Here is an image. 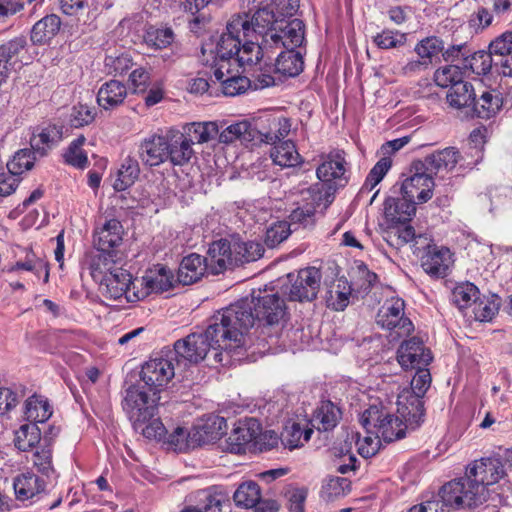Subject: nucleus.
Returning <instances> with one entry per match:
<instances>
[{"label": "nucleus", "mask_w": 512, "mask_h": 512, "mask_svg": "<svg viewBox=\"0 0 512 512\" xmlns=\"http://www.w3.org/2000/svg\"><path fill=\"white\" fill-rule=\"evenodd\" d=\"M505 476L499 458L486 457L468 465L463 478L452 480L441 488L445 503L456 508L477 507L487 500V487Z\"/></svg>", "instance_id": "obj_1"}, {"label": "nucleus", "mask_w": 512, "mask_h": 512, "mask_svg": "<svg viewBox=\"0 0 512 512\" xmlns=\"http://www.w3.org/2000/svg\"><path fill=\"white\" fill-rule=\"evenodd\" d=\"M256 38V9L249 7L234 16L226 26V32L223 33L213 51L214 67L221 64L231 67L236 64L242 68L243 73L254 72L255 63L253 61L254 39Z\"/></svg>", "instance_id": "obj_2"}, {"label": "nucleus", "mask_w": 512, "mask_h": 512, "mask_svg": "<svg viewBox=\"0 0 512 512\" xmlns=\"http://www.w3.org/2000/svg\"><path fill=\"white\" fill-rule=\"evenodd\" d=\"M258 54L271 58L279 49L300 47L305 40V24L298 18H279L267 8H258Z\"/></svg>", "instance_id": "obj_3"}, {"label": "nucleus", "mask_w": 512, "mask_h": 512, "mask_svg": "<svg viewBox=\"0 0 512 512\" xmlns=\"http://www.w3.org/2000/svg\"><path fill=\"white\" fill-rule=\"evenodd\" d=\"M255 312L256 297L252 291L250 295L222 308L210 318L221 341L229 346L230 351L245 345V335L256 321Z\"/></svg>", "instance_id": "obj_4"}, {"label": "nucleus", "mask_w": 512, "mask_h": 512, "mask_svg": "<svg viewBox=\"0 0 512 512\" xmlns=\"http://www.w3.org/2000/svg\"><path fill=\"white\" fill-rule=\"evenodd\" d=\"M184 141L181 131L176 129L153 133L139 143L138 157L147 167H157L167 160L174 166H183L189 162L190 154Z\"/></svg>", "instance_id": "obj_5"}, {"label": "nucleus", "mask_w": 512, "mask_h": 512, "mask_svg": "<svg viewBox=\"0 0 512 512\" xmlns=\"http://www.w3.org/2000/svg\"><path fill=\"white\" fill-rule=\"evenodd\" d=\"M209 351L214 352V360L218 363L223 362V351H230L229 346L221 341V336L211 320L204 332L191 333L177 340L173 349H170L177 366L181 363L197 364L205 359Z\"/></svg>", "instance_id": "obj_6"}, {"label": "nucleus", "mask_w": 512, "mask_h": 512, "mask_svg": "<svg viewBox=\"0 0 512 512\" xmlns=\"http://www.w3.org/2000/svg\"><path fill=\"white\" fill-rule=\"evenodd\" d=\"M302 55L295 48L279 49L271 58L258 54V89L276 86L283 77H295L303 71Z\"/></svg>", "instance_id": "obj_7"}, {"label": "nucleus", "mask_w": 512, "mask_h": 512, "mask_svg": "<svg viewBox=\"0 0 512 512\" xmlns=\"http://www.w3.org/2000/svg\"><path fill=\"white\" fill-rule=\"evenodd\" d=\"M252 249V242H243L239 239L221 238L213 241L209 245L206 256L209 272L218 275L235 266L253 261L254 252Z\"/></svg>", "instance_id": "obj_8"}, {"label": "nucleus", "mask_w": 512, "mask_h": 512, "mask_svg": "<svg viewBox=\"0 0 512 512\" xmlns=\"http://www.w3.org/2000/svg\"><path fill=\"white\" fill-rule=\"evenodd\" d=\"M431 385V374L426 367L417 368L410 388L403 389L397 398V413L400 414L412 428L418 427L425 416L423 397Z\"/></svg>", "instance_id": "obj_9"}, {"label": "nucleus", "mask_w": 512, "mask_h": 512, "mask_svg": "<svg viewBox=\"0 0 512 512\" xmlns=\"http://www.w3.org/2000/svg\"><path fill=\"white\" fill-rule=\"evenodd\" d=\"M360 423L367 434L377 435L386 443L404 438L407 427L411 426L400 414L395 416L383 406L375 404L364 410Z\"/></svg>", "instance_id": "obj_10"}, {"label": "nucleus", "mask_w": 512, "mask_h": 512, "mask_svg": "<svg viewBox=\"0 0 512 512\" xmlns=\"http://www.w3.org/2000/svg\"><path fill=\"white\" fill-rule=\"evenodd\" d=\"M159 400L160 394L150 391L145 384H134L125 390L122 406L132 422L146 423L155 416Z\"/></svg>", "instance_id": "obj_11"}, {"label": "nucleus", "mask_w": 512, "mask_h": 512, "mask_svg": "<svg viewBox=\"0 0 512 512\" xmlns=\"http://www.w3.org/2000/svg\"><path fill=\"white\" fill-rule=\"evenodd\" d=\"M477 165V160H470L468 153L461 155L454 147H447L443 150L436 151L425 158L421 166L427 172L434 173L440 177H444L450 172H456L457 175L471 170Z\"/></svg>", "instance_id": "obj_12"}, {"label": "nucleus", "mask_w": 512, "mask_h": 512, "mask_svg": "<svg viewBox=\"0 0 512 512\" xmlns=\"http://www.w3.org/2000/svg\"><path fill=\"white\" fill-rule=\"evenodd\" d=\"M175 357L170 349L166 354L154 357L142 365L140 379L150 391L158 394L175 376Z\"/></svg>", "instance_id": "obj_13"}, {"label": "nucleus", "mask_w": 512, "mask_h": 512, "mask_svg": "<svg viewBox=\"0 0 512 512\" xmlns=\"http://www.w3.org/2000/svg\"><path fill=\"white\" fill-rule=\"evenodd\" d=\"M286 279L290 286L286 287L284 294H287L291 301H312L319 292L322 274L316 267H307L296 274H287Z\"/></svg>", "instance_id": "obj_14"}, {"label": "nucleus", "mask_w": 512, "mask_h": 512, "mask_svg": "<svg viewBox=\"0 0 512 512\" xmlns=\"http://www.w3.org/2000/svg\"><path fill=\"white\" fill-rule=\"evenodd\" d=\"M405 303L399 297H391L378 310L376 322L384 329L394 331L397 336H407L414 330L412 321L405 316Z\"/></svg>", "instance_id": "obj_15"}, {"label": "nucleus", "mask_w": 512, "mask_h": 512, "mask_svg": "<svg viewBox=\"0 0 512 512\" xmlns=\"http://www.w3.org/2000/svg\"><path fill=\"white\" fill-rule=\"evenodd\" d=\"M132 284L134 288L131 274L127 270L117 267L102 278L100 289L106 298L113 300L125 298L127 302H136L141 300L142 295L132 290Z\"/></svg>", "instance_id": "obj_16"}, {"label": "nucleus", "mask_w": 512, "mask_h": 512, "mask_svg": "<svg viewBox=\"0 0 512 512\" xmlns=\"http://www.w3.org/2000/svg\"><path fill=\"white\" fill-rule=\"evenodd\" d=\"M227 431V422L224 417L209 414L200 418L190 429L187 435V444L191 447L214 443Z\"/></svg>", "instance_id": "obj_17"}, {"label": "nucleus", "mask_w": 512, "mask_h": 512, "mask_svg": "<svg viewBox=\"0 0 512 512\" xmlns=\"http://www.w3.org/2000/svg\"><path fill=\"white\" fill-rule=\"evenodd\" d=\"M348 163L343 151H332L323 157L322 163L316 169L317 178L329 189H336L348 182Z\"/></svg>", "instance_id": "obj_18"}, {"label": "nucleus", "mask_w": 512, "mask_h": 512, "mask_svg": "<svg viewBox=\"0 0 512 512\" xmlns=\"http://www.w3.org/2000/svg\"><path fill=\"white\" fill-rule=\"evenodd\" d=\"M397 360L403 369H417L428 366L432 355L419 338L412 337L399 346Z\"/></svg>", "instance_id": "obj_19"}, {"label": "nucleus", "mask_w": 512, "mask_h": 512, "mask_svg": "<svg viewBox=\"0 0 512 512\" xmlns=\"http://www.w3.org/2000/svg\"><path fill=\"white\" fill-rule=\"evenodd\" d=\"M430 242L429 239L422 246V249L427 248V251L421 257V266L430 276L443 278L453 264L452 254L448 248H438L436 245H431Z\"/></svg>", "instance_id": "obj_20"}, {"label": "nucleus", "mask_w": 512, "mask_h": 512, "mask_svg": "<svg viewBox=\"0 0 512 512\" xmlns=\"http://www.w3.org/2000/svg\"><path fill=\"white\" fill-rule=\"evenodd\" d=\"M417 172L407 177L401 185V193L415 204L425 203L433 195L434 181L430 174Z\"/></svg>", "instance_id": "obj_21"}, {"label": "nucleus", "mask_w": 512, "mask_h": 512, "mask_svg": "<svg viewBox=\"0 0 512 512\" xmlns=\"http://www.w3.org/2000/svg\"><path fill=\"white\" fill-rule=\"evenodd\" d=\"M174 276L169 268L164 265L157 264L152 269L146 271L140 280L142 289L137 291L141 299L147 297L151 293H161L168 291L173 287Z\"/></svg>", "instance_id": "obj_22"}, {"label": "nucleus", "mask_w": 512, "mask_h": 512, "mask_svg": "<svg viewBox=\"0 0 512 512\" xmlns=\"http://www.w3.org/2000/svg\"><path fill=\"white\" fill-rule=\"evenodd\" d=\"M302 205H298L289 215L290 226H308L313 223L316 207L320 204L321 196L316 187H306L300 190ZM296 204H300L296 202Z\"/></svg>", "instance_id": "obj_23"}, {"label": "nucleus", "mask_w": 512, "mask_h": 512, "mask_svg": "<svg viewBox=\"0 0 512 512\" xmlns=\"http://www.w3.org/2000/svg\"><path fill=\"white\" fill-rule=\"evenodd\" d=\"M220 128H223V125H219L216 121L193 122L183 127V132L181 133L182 138L185 140L184 144L187 145L190 150L189 161L194 154L192 145L194 143H207L214 139L218 135Z\"/></svg>", "instance_id": "obj_24"}, {"label": "nucleus", "mask_w": 512, "mask_h": 512, "mask_svg": "<svg viewBox=\"0 0 512 512\" xmlns=\"http://www.w3.org/2000/svg\"><path fill=\"white\" fill-rule=\"evenodd\" d=\"M352 287L344 277L324 281V294L326 306L334 311H343L350 303Z\"/></svg>", "instance_id": "obj_25"}, {"label": "nucleus", "mask_w": 512, "mask_h": 512, "mask_svg": "<svg viewBox=\"0 0 512 512\" xmlns=\"http://www.w3.org/2000/svg\"><path fill=\"white\" fill-rule=\"evenodd\" d=\"M255 426V418L239 421L238 425L233 429L232 433L226 440L225 449L234 454L245 453L246 448L253 445V441L256 439Z\"/></svg>", "instance_id": "obj_26"}, {"label": "nucleus", "mask_w": 512, "mask_h": 512, "mask_svg": "<svg viewBox=\"0 0 512 512\" xmlns=\"http://www.w3.org/2000/svg\"><path fill=\"white\" fill-rule=\"evenodd\" d=\"M206 271H209L206 257L191 253L182 259L177 272V281L183 285H191L199 281Z\"/></svg>", "instance_id": "obj_27"}, {"label": "nucleus", "mask_w": 512, "mask_h": 512, "mask_svg": "<svg viewBox=\"0 0 512 512\" xmlns=\"http://www.w3.org/2000/svg\"><path fill=\"white\" fill-rule=\"evenodd\" d=\"M123 226L115 218L109 219L94 235V246L102 251L117 252L122 243Z\"/></svg>", "instance_id": "obj_28"}, {"label": "nucleus", "mask_w": 512, "mask_h": 512, "mask_svg": "<svg viewBox=\"0 0 512 512\" xmlns=\"http://www.w3.org/2000/svg\"><path fill=\"white\" fill-rule=\"evenodd\" d=\"M61 139L62 127L48 125L47 127L41 129L37 128L33 131L30 138V145L38 157H45Z\"/></svg>", "instance_id": "obj_29"}, {"label": "nucleus", "mask_w": 512, "mask_h": 512, "mask_svg": "<svg viewBox=\"0 0 512 512\" xmlns=\"http://www.w3.org/2000/svg\"><path fill=\"white\" fill-rule=\"evenodd\" d=\"M271 112H276L275 110H258V120L263 121L266 118L267 121L271 122L269 126V131L265 133H261L258 131V134H261V141L267 144H275L277 141L280 142L281 139L285 138L291 129V122L288 118L283 116H275L271 114Z\"/></svg>", "instance_id": "obj_30"}, {"label": "nucleus", "mask_w": 512, "mask_h": 512, "mask_svg": "<svg viewBox=\"0 0 512 512\" xmlns=\"http://www.w3.org/2000/svg\"><path fill=\"white\" fill-rule=\"evenodd\" d=\"M415 203L406 196L388 197L384 202V215L391 223H403L410 221L415 214Z\"/></svg>", "instance_id": "obj_31"}, {"label": "nucleus", "mask_w": 512, "mask_h": 512, "mask_svg": "<svg viewBox=\"0 0 512 512\" xmlns=\"http://www.w3.org/2000/svg\"><path fill=\"white\" fill-rule=\"evenodd\" d=\"M13 487L17 499L25 501L43 493L46 482L35 473L27 471L14 478Z\"/></svg>", "instance_id": "obj_32"}, {"label": "nucleus", "mask_w": 512, "mask_h": 512, "mask_svg": "<svg viewBox=\"0 0 512 512\" xmlns=\"http://www.w3.org/2000/svg\"><path fill=\"white\" fill-rule=\"evenodd\" d=\"M503 106V98L497 90H484L479 97L475 96L472 105V115L481 119L494 117Z\"/></svg>", "instance_id": "obj_33"}, {"label": "nucleus", "mask_w": 512, "mask_h": 512, "mask_svg": "<svg viewBox=\"0 0 512 512\" xmlns=\"http://www.w3.org/2000/svg\"><path fill=\"white\" fill-rule=\"evenodd\" d=\"M216 80L221 82L222 91L226 96H236L244 93L251 85V81L246 76L232 75L231 67L221 64L214 69Z\"/></svg>", "instance_id": "obj_34"}, {"label": "nucleus", "mask_w": 512, "mask_h": 512, "mask_svg": "<svg viewBox=\"0 0 512 512\" xmlns=\"http://www.w3.org/2000/svg\"><path fill=\"white\" fill-rule=\"evenodd\" d=\"M218 140L220 143L229 144L235 140H239L244 145L253 146V140L256 136V128L248 120H242L223 128L218 133Z\"/></svg>", "instance_id": "obj_35"}, {"label": "nucleus", "mask_w": 512, "mask_h": 512, "mask_svg": "<svg viewBox=\"0 0 512 512\" xmlns=\"http://www.w3.org/2000/svg\"><path fill=\"white\" fill-rule=\"evenodd\" d=\"M258 321L264 320L268 325L278 323L285 315V303L278 293L258 297Z\"/></svg>", "instance_id": "obj_36"}, {"label": "nucleus", "mask_w": 512, "mask_h": 512, "mask_svg": "<svg viewBox=\"0 0 512 512\" xmlns=\"http://www.w3.org/2000/svg\"><path fill=\"white\" fill-rule=\"evenodd\" d=\"M127 97L126 86L117 80L104 83L97 93V103L105 110H110L121 105Z\"/></svg>", "instance_id": "obj_37"}, {"label": "nucleus", "mask_w": 512, "mask_h": 512, "mask_svg": "<svg viewBox=\"0 0 512 512\" xmlns=\"http://www.w3.org/2000/svg\"><path fill=\"white\" fill-rule=\"evenodd\" d=\"M24 37H16L0 45V86L5 83L12 69L13 58L26 47Z\"/></svg>", "instance_id": "obj_38"}, {"label": "nucleus", "mask_w": 512, "mask_h": 512, "mask_svg": "<svg viewBox=\"0 0 512 512\" xmlns=\"http://www.w3.org/2000/svg\"><path fill=\"white\" fill-rule=\"evenodd\" d=\"M52 458L51 443L46 439L43 440V444L36 447L31 458L33 467L49 481L56 480L58 478V474L53 466Z\"/></svg>", "instance_id": "obj_39"}, {"label": "nucleus", "mask_w": 512, "mask_h": 512, "mask_svg": "<svg viewBox=\"0 0 512 512\" xmlns=\"http://www.w3.org/2000/svg\"><path fill=\"white\" fill-rule=\"evenodd\" d=\"M117 259L118 253L96 249L89 260V270L92 278L100 282L105 275L118 267L115 265Z\"/></svg>", "instance_id": "obj_40"}, {"label": "nucleus", "mask_w": 512, "mask_h": 512, "mask_svg": "<svg viewBox=\"0 0 512 512\" xmlns=\"http://www.w3.org/2000/svg\"><path fill=\"white\" fill-rule=\"evenodd\" d=\"M61 27L60 17L51 14L36 22L31 30V41L34 44L43 45L54 38Z\"/></svg>", "instance_id": "obj_41"}, {"label": "nucleus", "mask_w": 512, "mask_h": 512, "mask_svg": "<svg viewBox=\"0 0 512 512\" xmlns=\"http://www.w3.org/2000/svg\"><path fill=\"white\" fill-rule=\"evenodd\" d=\"M341 416V409L330 400H325L315 410L313 421L318 430L330 431L337 426Z\"/></svg>", "instance_id": "obj_42"}, {"label": "nucleus", "mask_w": 512, "mask_h": 512, "mask_svg": "<svg viewBox=\"0 0 512 512\" xmlns=\"http://www.w3.org/2000/svg\"><path fill=\"white\" fill-rule=\"evenodd\" d=\"M273 145L269 153L274 164L283 168L293 167L300 163L301 156L292 141H280Z\"/></svg>", "instance_id": "obj_43"}, {"label": "nucleus", "mask_w": 512, "mask_h": 512, "mask_svg": "<svg viewBox=\"0 0 512 512\" xmlns=\"http://www.w3.org/2000/svg\"><path fill=\"white\" fill-rule=\"evenodd\" d=\"M475 90L470 82L456 83L449 88L446 99L448 104L455 109L471 108L475 100Z\"/></svg>", "instance_id": "obj_44"}, {"label": "nucleus", "mask_w": 512, "mask_h": 512, "mask_svg": "<svg viewBox=\"0 0 512 512\" xmlns=\"http://www.w3.org/2000/svg\"><path fill=\"white\" fill-rule=\"evenodd\" d=\"M40 444H43V441L41 440V430L37 424L26 423L15 431L14 445L19 451H32Z\"/></svg>", "instance_id": "obj_45"}, {"label": "nucleus", "mask_w": 512, "mask_h": 512, "mask_svg": "<svg viewBox=\"0 0 512 512\" xmlns=\"http://www.w3.org/2000/svg\"><path fill=\"white\" fill-rule=\"evenodd\" d=\"M140 175V166L134 157H126L118 170L113 187L116 191H124L131 187Z\"/></svg>", "instance_id": "obj_46"}, {"label": "nucleus", "mask_w": 512, "mask_h": 512, "mask_svg": "<svg viewBox=\"0 0 512 512\" xmlns=\"http://www.w3.org/2000/svg\"><path fill=\"white\" fill-rule=\"evenodd\" d=\"M501 306V298L496 294L478 296L473 305L474 318L480 322L491 321L498 313Z\"/></svg>", "instance_id": "obj_47"}, {"label": "nucleus", "mask_w": 512, "mask_h": 512, "mask_svg": "<svg viewBox=\"0 0 512 512\" xmlns=\"http://www.w3.org/2000/svg\"><path fill=\"white\" fill-rule=\"evenodd\" d=\"M313 434V429L302 428L299 423L293 422L287 425L281 435V443L285 448L294 450L300 448L304 443L308 442Z\"/></svg>", "instance_id": "obj_48"}, {"label": "nucleus", "mask_w": 512, "mask_h": 512, "mask_svg": "<svg viewBox=\"0 0 512 512\" xmlns=\"http://www.w3.org/2000/svg\"><path fill=\"white\" fill-rule=\"evenodd\" d=\"M25 416L31 423H43L47 421L52 410L47 400L32 396L25 402Z\"/></svg>", "instance_id": "obj_49"}, {"label": "nucleus", "mask_w": 512, "mask_h": 512, "mask_svg": "<svg viewBox=\"0 0 512 512\" xmlns=\"http://www.w3.org/2000/svg\"><path fill=\"white\" fill-rule=\"evenodd\" d=\"M444 41L437 36H428L418 41L414 51L418 57L422 58L432 66L435 58L443 51Z\"/></svg>", "instance_id": "obj_50"}, {"label": "nucleus", "mask_w": 512, "mask_h": 512, "mask_svg": "<svg viewBox=\"0 0 512 512\" xmlns=\"http://www.w3.org/2000/svg\"><path fill=\"white\" fill-rule=\"evenodd\" d=\"M479 289L471 282H465L457 285L451 295L452 302L460 309L464 310L473 306L478 300Z\"/></svg>", "instance_id": "obj_51"}, {"label": "nucleus", "mask_w": 512, "mask_h": 512, "mask_svg": "<svg viewBox=\"0 0 512 512\" xmlns=\"http://www.w3.org/2000/svg\"><path fill=\"white\" fill-rule=\"evenodd\" d=\"M351 488V481L345 477H328L322 485L321 496L327 501L345 496Z\"/></svg>", "instance_id": "obj_52"}, {"label": "nucleus", "mask_w": 512, "mask_h": 512, "mask_svg": "<svg viewBox=\"0 0 512 512\" xmlns=\"http://www.w3.org/2000/svg\"><path fill=\"white\" fill-rule=\"evenodd\" d=\"M258 8H267L279 18H293L299 9V0H258Z\"/></svg>", "instance_id": "obj_53"}, {"label": "nucleus", "mask_w": 512, "mask_h": 512, "mask_svg": "<svg viewBox=\"0 0 512 512\" xmlns=\"http://www.w3.org/2000/svg\"><path fill=\"white\" fill-rule=\"evenodd\" d=\"M492 54L488 51L480 50L472 52L470 50V56L466 62L463 63V67L470 69L477 75H487L490 73L492 66L495 64L492 58Z\"/></svg>", "instance_id": "obj_54"}, {"label": "nucleus", "mask_w": 512, "mask_h": 512, "mask_svg": "<svg viewBox=\"0 0 512 512\" xmlns=\"http://www.w3.org/2000/svg\"><path fill=\"white\" fill-rule=\"evenodd\" d=\"M36 152L31 149H21L15 153L12 160L7 163L9 172L21 175L23 172L33 168L36 161Z\"/></svg>", "instance_id": "obj_55"}, {"label": "nucleus", "mask_w": 512, "mask_h": 512, "mask_svg": "<svg viewBox=\"0 0 512 512\" xmlns=\"http://www.w3.org/2000/svg\"><path fill=\"white\" fill-rule=\"evenodd\" d=\"M236 506L256 512V483L246 481L239 485L233 495Z\"/></svg>", "instance_id": "obj_56"}, {"label": "nucleus", "mask_w": 512, "mask_h": 512, "mask_svg": "<svg viewBox=\"0 0 512 512\" xmlns=\"http://www.w3.org/2000/svg\"><path fill=\"white\" fill-rule=\"evenodd\" d=\"M174 32L171 28H154L150 27L145 35L146 44L155 49H164L174 42Z\"/></svg>", "instance_id": "obj_57"}, {"label": "nucleus", "mask_w": 512, "mask_h": 512, "mask_svg": "<svg viewBox=\"0 0 512 512\" xmlns=\"http://www.w3.org/2000/svg\"><path fill=\"white\" fill-rule=\"evenodd\" d=\"M434 81L440 87H452L456 83L464 82L463 73L458 65H446L435 71Z\"/></svg>", "instance_id": "obj_58"}, {"label": "nucleus", "mask_w": 512, "mask_h": 512, "mask_svg": "<svg viewBox=\"0 0 512 512\" xmlns=\"http://www.w3.org/2000/svg\"><path fill=\"white\" fill-rule=\"evenodd\" d=\"M406 42V35L398 31L385 29L373 36V43L380 49H392L403 46Z\"/></svg>", "instance_id": "obj_59"}, {"label": "nucleus", "mask_w": 512, "mask_h": 512, "mask_svg": "<svg viewBox=\"0 0 512 512\" xmlns=\"http://www.w3.org/2000/svg\"><path fill=\"white\" fill-rule=\"evenodd\" d=\"M292 232L291 226L288 224V222L285 221H279L274 224H272L269 228L266 230L265 235V244L269 248H273L276 245L280 244L284 240L288 238L290 233Z\"/></svg>", "instance_id": "obj_60"}, {"label": "nucleus", "mask_w": 512, "mask_h": 512, "mask_svg": "<svg viewBox=\"0 0 512 512\" xmlns=\"http://www.w3.org/2000/svg\"><path fill=\"white\" fill-rule=\"evenodd\" d=\"M352 439H356L358 453L364 458L374 456L379 451L382 441L377 435L367 434L360 438L358 433L353 434Z\"/></svg>", "instance_id": "obj_61"}, {"label": "nucleus", "mask_w": 512, "mask_h": 512, "mask_svg": "<svg viewBox=\"0 0 512 512\" xmlns=\"http://www.w3.org/2000/svg\"><path fill=\"white\" fill-rule=\"evenodd\" d=\"M392 162L390 158L383 157L381 158L370 170L365 183L364 188L372 190L375 186H377L384 176L387 174L389 169L391 168Z\"/></svg>", "instance_id": "obj_62"}, {"label": "nucleus", "mask_w": 512, "mask_h": 512, "mask_svg": "<svg viewBox=\"0 0 512 512\" xmlns=\"http://www.w3.org/2000/svg\"><path fill=\"white\" fill-rule=\"evenodd\" d=\"M492 56L505 57L512 52V32L506 31L494 39L489 45Z\"/></svg>", "instance_id": "obj_63"}, {"label": "nucleus", "mask_w": 512, "mask_h": 512, "mask_svg": "<svg viewBox=\"0 0 512 512\" xmlns=\"http://www.w3.org/2000/svg\"><path fill=\"white\" fill-rule=\"evenodd\" d=\"M95 114L87 105L78 104L73 107L70 115V124L72 127L80 128L93 122Z\"/></svg>", "instance_id": "obj_64"}]
</instances>
